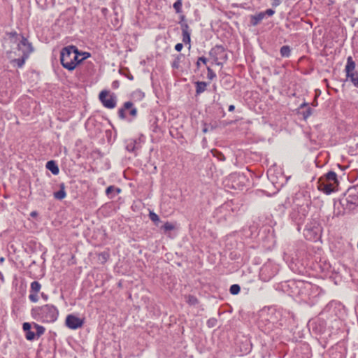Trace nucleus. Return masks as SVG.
Segmentation results:
<instances>
[{
    "label": "nucleus",
    "instance_id": "obj_10",
    "mask_svg": "<svg viewBox=\"0 0 358 358\" xmlns=\"http://www.w3.org/2000/svg\"><path fill=\"white\" fill-rule=\"evenodd\" d=\"M65 324L70 329H78L84 324V320L73 314H70L66 317Z\"/></svg>",
    "mask_w": 358,
    "mask_h": 358
},
{
    "label": "nucleus",
    "instance_id": "obj_36",
    "mask_svg": "<svg viewBox=\"0 0 358 358\" xmlns=\"http://www.w3.org/2000/svg\"><path fill=\"white\" fill-rule=\"evenodd\" d=\"M208 62V59L205 57H199L196 62V66L197 69H199L201 66L200 62H203V64H206Z\"/></svg>",
    "mask_w": 358,
    "mask_h": 358
},
{
    "label": "nucleus",
    "instance_id": "obj_32",
    "mask_svg": "<svg viewBox=\"0 0 358 358\" xmlns=\"http://www.w3.org/2000/svg\"><path fill=\"white\" fill-rule=\"evenodd\" d=\"M6 35L8 36L12 43H16L18 41V34L16 31L7 32Z\"/></svg>",
    "mask_w": 358,
    "mask_h": 358
},
{
    "label": "nucleus",
    "instance_id": "obj_21",
    "mask_svg": "<svg viewBox=\"0 0 358 358\" xmlns=\"http://www.w3.org/2000/svg\"><path fill=\"white\" fill-rule=\"evenodd\" d=\"M60 189L57 192H54L53 196L55 199L57 200H62L66 196V192L65 191V185L64 183H61L59 185Z\"/></svg>",
    "mask_w": 358,
    "mask_h": 358
},
{
    "label": "nucleus",
    "instance_id": "obj_48",
    "mask_svg": "<svg viewBox=\"0 0 358 358\" xmlns=\"http://www.w3.org/2000/svg\"><path fill=\"white\" fill-rule=\"evenodd\" d=\"M101 256H102L103 259H104V261H106L107 257H108V255L106 253H103V254H101Z\"/></svg>",
    "mask_w": 358,
    "mask_h": 358
},
{
    "label": "nucleus",
    "instance_id": "obj_45",
    "mask_svg": "<svg viewBox=\"0 0 358 358\" xmlns=\"http://www.w3.org/2000/svg\"><path fill=\"white\" fill-rule=\"evenodd\" d=\"M217 66H222L223 65V63L224 62L222 61V60H218L217 62H213Z\"/></svg>",
    "mask_w": 358,
    "mask_h": 358
},
{
    "label": "nucleus",
    "instance_id": "obj_2",
    "mask_svg": "<svg viewBox=\"0 0 358 358\" xmlns=\"http://www.w3.org/2000/svg\"><path fill=\"white\" fill-rule=\"evenodd\" d=\"M77 55H80V53L76 46L71 45L64 47L60 53L61 64L69 71L74 70L80 64V61L76 60Z\"/></svg>",
    "mask_w": 358,
    "mask_h": 358
},
{
    "label": "nucleus",
    "instance_id": "obj_15",
    "mask_svg": "<svg viewBox=\"0 0 358 358\" xmlns=\"http://www.w3.org/2000/svg\"><path fill=\"white\" fill-rule=\"evenodd\" d=\"M182 42L185 44H189L190 45L191 42V29H189V27L187 23H182ZM191 45L189 46V48H190Z\"/></svg>",
    "mask_w": 358,
    "mask_h": 358
},
{
    "label": "nucleus",
    "instance_id": "obj_18",
    "mask_svg": "<svg viewBox=\"0 0 358 358\" xmlns=\"http://www.w3.org/2000/svg\"><path fill=\"white\" fill-rule=\"evenodd\" d=\"M120 188L116 187L114 185H110L106 189V194L108 198L113 199L116 196V194L120 193Z\"/></svg>",
    "mask_w": 358,
    "mask_h": 358
},
{
    "label": "nucleus",
    "instance_id": "obj_5",
    "mask_svg": "<svg viewBox=\"0 0 358 358\" xmlns=\"http://www.w3.org/2000/svg\"><path fill=\"white\" fill-rule=\"evenodd\" d=\"M322 227L316 220H311L304 229V237L311 241H317L321 237Z\"/></svg>",
    "mask_w": 358,
    "mask_h": 358
},
{
    "label": "nucleus",
    "instance_id": "obj_41",
    "mask_svg": "<svg viewBox=\"0 0 358 358\" xmlns=\"http://www.w3.org/2000/svg\"><path fill=\"white\" fill-rule=\"evenodd\" d=\"M180 22H179V24H180V27H182V23H187L186 21H185V16L184 15H182L180 16Z\"/></svg>",
    "mask_w": 358,
    "mask_h": 358
},
{
    "label": "nucleus",
    "instance_id": "obj_12",
    "mask_svg": "<svg viewBox=\"0 0 358 358\" xmlns=\"http://www.w3.org/2000/svg\"><path fill=\"white\" fill-rule=\"evenodd\" d=\"M17 50L22 51L23 54L29 55L33 52L34 48L31 43L29 42L27 38L21 36V40L17 44Z\"/></svg>",
    "mask_w": 358,
    "mask_h": 358
},
{
    "label": "nucleus",
    "instance_id": "obj_22",
    "mask_svg": "<svg viewBox=\"0 0 358 358\" xmlns=\"http://www.w3.org/2000/svg\"><path fill=\"white\" fill-rule=\"evenodd\" d=\"M28 57L29 55L22 53V55L20 58L14 59L11 60L10 62L12 64H16L18 68H22L24 66L25 61L28 59Z\"/></svg>",
    "mask_w": 358,
    "mask_h": 358
},
{
    "label": "nucleus",
    "instance_id": "obj_17",
    "mask_svg": "<svg viewBox=\"0 0 358 358\" xmlns=\"http://www.w3.org/2000/svg\"><path fill=\"white\" fill-rule=\"evenodd\" d=\"M264 18L263 12H259L256 15H252L250 17V23L252 26L258 25L262 20Z\"/></svg>",
    "mask_w": 358,
    "mask_h": 358
},
{
    "label": "nucleus",
    "instance_id": "obj_6",
    "mask_svg": "<svg viewBox=\"0 0 358 358\" xmlns=\"http://www.w3.org/2000/svg\"><path fill=\"white\" fill-rule=\"evenodd\" d=\"M345 71L346 73V78L349 79L354 86L358 87V70L356 69V63L351 56L347 58Z\"/></svg>",
    "mask_w": 358,
    "mask_h": 358
},
{
    "label": "nucleus",
    "instance_id": "obj_30",
    "mask_svg": "<svg viewBox=\"0 0 358 358\" xmlns=\"http://www.w3.org/2000/svg\"><path fill=\"white\" fill-rule=\"evenodd\" d=\"M149 217L156 226H158L160 220L159 216L155 213L150 211L149 213Z\"/></svg>",
    "mask_w": 358,
    "mask_h": 358
},
{
    "label": "nucleus",
    "instance_id": "obj_9",
    "mask_svg": "<svg viewBox=\"0 0 358 358\" xmlns=\"http://www.w3.org/2000/svg\"><path fill=\"white\" fill-rule=\"evenodd\" d=\"M209 55L213 59V62H217L222 60L227 62L228 59V55L224 46L221 45H216L215 47L211 48L209 51Z\"/></svg>",
    "mask_w": 358,
    "mask_h": 358
},
{
    "label": "nucleus",
    "instance_id": "obj_27",
    "mask_svg": "<svg viewBox=\"0 0 358 358\" xmlns=\"http://www.w3.org/2000/svg\"><path fill=\"white\" fill-rule=\"evenodd\" d=\"M350 189H348V197L346 198L347 202L352 204H358V196H352V195L350 194Z\"/></svg>",
    "mask_w": 358,
    "mask_h": 358
},
{
    "label": "nucleus",
    "instance_id": "obj_14",
    "mask_svg": "<svg viewBox=\"0 0 358 358\" xmlns=\"http://www.w3.org/2000/svg\"><path fill=\"white\" fill-rule=\"evenodd\" d=\"M313 108L306 102L302 103L297 108V114L301 115L304 120H306L313 114Z\"/></svg>",
    "mask_w": 358,
    "mask_h": 358
},
{
    "label": "nucleus",
    "instance_id": "obj_7",
    "mask_svg": "<svg viewBox=\"0 0 358 358\" xmlns=\"http://www.w3.org/2000/svg\"><path fill=\"white\" fill-rule=\"evenodd\" d=\"M99 99L102 105L108 109L115 108L117 105V96L114 93L109 94L107 90H102L99 95Z\"/></svg>",
    "mask_w": 358,
    "mask_h": 358
},
{
    "label": "nucleus",
    "instance_id": "obj_49",
    "mask_svg": "<svg viewBox=\"0 0 358 358\" xmlns=\"http://www.w3.org/2000/svg\"><path fill=\"white\" fill-rule=\"evenodd\" d=\"M127 78H128L130 80H132L134 79L133 76H132V75H131V74H130L129 76H127Z\"/></svg>",
    "mask_w": 358,
    "mask_h": 358
},
{
    "label": "nucleus",
    "instance_id": "obj_20",
    "mask_svg": "<svg viewBox=\"0 0 358 358\" xmlns=\"http://www.w3.org/2000/svg\"><path fill=\"white\" fill-rule=\"evenodd\" d=\"M45 166L53 175H57L59 172L57 164L53 160L48 161Z\"/></svg>",
    "mask_w": 358,
    "mask_h": 358
},
{
    "label": "nucleus",
    "instance_id": "obj_13",
    "mask_svg": "<svg viewBox=\"0 0 358 358\" xmlns=\"http://www.w3.org/2000/svg\"><path fill=\"white\" fill-rule=\"evenodd\" d=\"M41 289V285L38 281H33L30 285V294L29 295V299L33 302L36 303L39 298L38 294Z\"/></svg>",
    "mask_w": 358,
    "mask_h": 358
},
{
    "label": "nucleus",
    "instance_id": "obj_26",
    "mask_svg": "<svg viewBox=\"0 0 358 358\" xmlns=\"http://www.w3.org/2000/svg\"><path fill=\"white\" fill-rule=\"evenodd\" d=\"M185 298L186 302L190 306H195L199 303L197 298L194 295L189 294Z\"/></svg>",
    "mask_w": 358,
    "mask_h": 358
},
{
    "label": "nucleus",
    "instance_id": "obj_46",
    "mask_svg": "<svg viewBox=\"0 0 358 358\" xmlns=\"http://www.w3.org/2000/svg\"><path fill=\"white\" fill-rule=\"evenodd\" d=\"M30 216L32 217H36L38 216V213L37 211H32L30 213Z\"/></svg>",
    "mask_w": 358,
    "mask_h": 358
},
{
    "label": "nucleus",
    "instance_id": "obj_3",
    "mask_svg": "<svg viewBox=\"0 0 358 358\" xmlns=\"http://www.w3.org/2000/svg\"><path fill=\"white\" fill-rule=\"evenodd\" d=\"M318 183L319 189L327 195L337 191L339 185L337 174L333 171H329L320 177Z\"/></svg>",
    "mask_w": 358,
    "mask_h": 358
},
{
    "label": "nucleus",
    "instance_id": "obj_35",
    "mask_svg": "<svg viewBox=\"0 0 358 358\" xmlns=\"http://www.w3.org/2000/svg\"><path fill=\"white\" fill-rule=\"evenodd\" d=\"M207 71H208V73H207L208 79L212 80L216 77L215 73L213 71V70L210 67L207 66Z\"/></svg>",
    "mask_w": 358,
    "mask_h": 358
},
{
    "label": "nucleus",
    "instance_id": "obj_34",
    "mask_svg": "<svg viewBox=\"0 0 358 358\" xmlns=\"http://www.w3.org/2000/svg\"><path fill=\"white\" fill-rule=\"evenodd\" d=\"M136 141H131L129 143H128L126 146L127 150L130 152H134L135 150L136 149Z\"/></svg>",
    "mask_w": 358,
    "mask_h": 358
},
{
    "label": "nucleus",
    "instance_id": "obj_16",
    "mask_svg": "<svg viewBox=\"0 0 358 358\" xmlns=\"http://www.w3.org/2000/svg\"><path fill=\"white\" fill-rule=\"evenodd\" d=\"M22 329L25 333V338L28 341H34L36 338V335L31 331V324L29 322H24L22 324Z\"/></svg>",
    "mask_w": 358,
    "mask_h": 358
},
{
    "label": "nucleus",
    "instance_id": "obj_1",
    "mask_svg": "<svg viewBox=\"0 0 358 358\" xmlns=\"http://www.w3.org/2000/svg\"><path fill=\"white\" fill-rule=\"evenodd\" d=\"M31 317L42 323H53L59 317L58 308L52 304L35 306L31 310Z\"/></svg>",
    "mask_w": 358,
    "mask_h": 358
},
{
    "label": "nucleus",
    "instance_id": "obj_52",
    "mask_svg": "<svg viewBox=\"0 0 358 358\" xmlns=\"http://www.w3.org/2000/svg\"><path fill=\"white\" fill-rule=\"evenodd\" d=\"M79 56L80 55H77V59L76 60H80V59H79Z\"/></svg>",
    "mask_w": 358,
    "mask_h": 358
},
{
    "label": "nucleus",
    "instance_id": "obj_19",
    "mask_svg": "<svg viewBox=\"0 0 358 358\" xmlns=\"http://www.w3.org/2000/svg\"><path fill=\"white\" fill-rule=\"evenodd\" d=\"M207 85L208 83L204 81L195 82L196 96L200 95L201 93L204 92L206 90Z\"/></svg>",
    "mask_w": 358,
    "mask_h": 358
},
{
    "label": "nucleus",
    "instance_id": "obj_37",
    "mask_svg": "<svg viewBox=\"0 0 358 358\" xmlns=\"http://www.w3.org/2000/svg\"><path fill=\"white\" fill-rule=\"evenodd\" d=\"M217 320L215 318H210L207 321V326L210 328L214 327L216 325Z\"/></svg>",
    "mask_w": 358,
    "mask_h": 358
},
{
    "label": "nucleus",
    "instance_id": "obj_38",
    "mask_svg": "<svg viewBox=\"0 0 358 358\" xmlns=\"http://www.w3.org/2000/svg\"><path fill=\"white\" fill-rule=\"evenodd\" d=\"M80 55H83V57L79 60L80 64L81 62H83L85 59H87L88 57H90L91 56V54L87 52H80Z\"/></svg>",
    "mask_w": 358,
    "mask_h": 358
},
{
    "label": "nucleus",
    "instance_id": "obj_24",
    "mask_svg": "<svg viewBox=\"0 0 358 358\" xmlns=\"http://www.w3.org/2000/svg\"><path fill=\"white\" fill-rule=\"evenodd\" d=\"M280 55L282 57H289L291 55V48L289 45H283L280 49Z\"/></svg>",
    "mask_w": 358,
    "mask_h": 358
},
{
    "label": "nucleus",
    "instance_id": "obj_29",
    "mask_svg": "<svg viewBox=\"0 0 358 358\" xmlns=\"http://www.w3.org/2000/svg\"><path fill=\"white\" fill-rule=\"evenodd\" d=\"M212 153H213V155L215 157L217 158L218 160H220L221 162L225 161V159H226L225 156L221 152H220L217 150H213Z\"/></svg>",
    "mask_w": 358,
    "mask_h": 358
},
{
    "label": "nucleus",
    "instance_id": "obj_43",
    "mask_svg": "<svg viewBox=\"0 0 358 358\" xmlns=\"http://www.w3.org/2000/svg\"><path fill=\"white\" fill-rule=\"evenodd\" d=\"M203 125H204V127H203V128L202 129V131L203 133H207L208 131V130H209V128H208V127L206 123H204Z\"/></svg>",
    "mask_w": 358,
    "mask_h": 358
},
{
    "label": "nucleus",
    "instance_id": "obj_25",
    "mask_svg": "<svg viewBox=\"0 0 358 358\" xmlns=\"http://www.w3.org/2000/svg\"><path fill=\"white\" fill-rule=\"evenodd\" d=\"M33 324H34V327L36 329V332L35 334L36 337L39 338L41 336H42L44 334L45 329L44 327L39 325L36 323L34 322Z\"/></svg>",
    "mask_w": 358,
    "mask_h": 358
},
{
    "label": "nucleus",
    "instance_id": "obj_50",
    "mask_svg": "<svg viewBox=\"0 0 358 358\" xmlns=\"http://www.w3.org/2000/svg\"><path fill=\"white\" fill-rule=\"evenodd\" d=\"M5 261V258L1 257H0V263H3Z\"/></svg>",
    "mask_w": 358,
    "mask_h": 358
},
{
    "label": "nucleus",
    "instance_id": "obj_39",
    "mask_svg": "<svg viewBox=\"0 0 358 358\" xmlns=\"http://www.w3.org/2000/svg\"><path fill=\"white\" fill-rule=\"evenodd\" d=\"M263 13L264 15V17L266 15L267 16H272L275 13V10L271 9V8H269V9H267L266 10L264 11Z\"/></svg>",
    "mask_w": 358,
    "mask_h": 358
},
{
    "label": "nucleus",
    "instance_id": "obj_51",
    "mask_svg": "<svg viewBox=\"0 0 358 358\" xmlns=\"http://www.w3.org/2000/svg\"><path fill=\"white\" fill-rule=\"evenodd\" d=\"M215 126L210 124V130H213L214 129H215Z\"/></svg>",
    "mask_w": 358,
    "mask_h": 358
},
{
    "label": "nucleus",
    "instance_id": "obj_11",
    "mask_svg": "<svg viewBox=\"0 0 358 358\" xmlns=\"http://www.w3.org/2000/svg\"><path fill=\"white\" fill-rule=\"evenodd\" d=\"M276 274L275 271L271 265H264L260 270L259 278L264 282H268Z\"/></svg>",
    "mask_w": 358,
    "mask_h": 358
},
{
    "label": "nucleus",
    "instance_id": "obj_44",
    "mask_svg": "<svg viewBox=\"0 0 358 358\" xmlns=\"http://www.w3.org/2000/svg\"><path fill=\"white\" fill-rule=\"evenodd\" d=\"M41 296L42 299H43L44 301H48V294H45V293H43V292H42V293L41 294Z\"/></svg>",
    "mask_w": 358,
    "mask_h": 358
},
{
    "label": "nucleus",
    "instance_id": "obj_8",
    "mask_svg": "<svg viewBox=\"0 0 358 358\" xmlns=\"http://www.w3.org/2000/svg\"><path fill=\"white\" fill-rule=\"evenodd\" d=\"M127 110L132 119H134L137 117V108L134 106L133 102L129 101L124 102L122 106L118 109L117 114L120 119L125 120L127 118Z\"/></svg>",
    "mask_w": 358,
    "mask_h": 358
},
{
    "label": "nucleus",
    "instance_id": "obj_31",
    "mask_svg": "<svg viewBox=\"0 0 358 358\" xmlns=\"http://www.w3.org/2000/svg\"><path fill=\"white\" fill-rule=\"evenodd\" d=\"M161 229L166 232L173 230L175 229V225L169 222H166L161 227Z\"/></svg>",
    "mask_w": 358,
    "mask_h": 358
},
{
    "label": "nucleus",
    "instance_id": "obj_28",
    "mask_svg": "<svg viewBox=\"0 0 358 358\" xmlns=\"http://www.w3.org/2000/svg\"><path fill=\"white\" fill-rule=\"evenodd\" d=\"M182 0H176V1L173 3V7L176 13H182Z\"/></svg>",
    "mask_w": 358,
    "mask_h": 358
},
{
    "label": "nucleus",
    "instance_id": "obj_40",
    "mask_svg": "<svg viewBox=\"0 0 358 358\" xmlns=\"http://www.w3.org/2000/svg\"><path fill=\"white\" fill-rule=\"evenodd\" d=\"M183 48V45L182 43H177L176 45H175V50L177 51V52H180L182 50Z\"/></svg>",
    "mask_w": 358,
    "mask_h": 358
},
{
    "label": "nucleus",
    "instance_id": "obj_47",
    "mask_svg": "<svg viewBox=\"0 0 358 358\" xmlns=\"http://www.w3.org/2000/svg\"><path fill=\"white\" fill-rule=\"evenodd\" d=\"M234 109H235V106L234 105H230L229 106V109L228 110L230 112H233L234 110Z\"/></svg>",
    "mask_w": 358,
    "mask_h": 358
},
{
    "label": "nucleus",
    "instance_id": "obj_4",
    "mask_svg": "<svg viewBox=\"0 0 358 358\" xmlns=\"http://www.w3.org/2000/svg\"><path fill=\"white\" fill-rule=\"evenodd\" d=\"M309 212L308 204H294L290 212L289 217L292 222L297 225V230L300 231L301 226L304 223Z\"/></svg>",
    "mask_w": 358,
    "mask_h": 358
},
{
    "label": "nucleus",
    "instance_id": "obj_23",
    "mask_svg": "<svg viewBox=\"0 0 358 358\" xmlns=\"http://www.w3.org/2000/svg\"><path fill=\"white\" fill-rule=\"evenodd\" d=\"M182 59H185V55L182 53L178 54L171 64L172 68L178 69L180 68V63Z\"/></svg>",
    "mask_w": 358,
    "mask_h": 358
},
{
    "label": "nucleus",
    "instance_id": "obj_42",
    "mask_svg": "<svg viewBox=\"0 0 358 358\" xmlns=\"http://www.w3.org/2000/svg\"><path fill=\"white\" fill-rule=\"evenodd\" d=\"M119 85H120V83H119V81L117 80H115L112 83V87L113 89H117L119 87Z\"/></svg>",
    "mask_w": 358,
    "mask_h": 358
},
{
    "label": "nucleus",
    "instance_id": "obj_53",
    "mask_svg": "<svg viewBox=\"0 0 358 358\" xmlns=\"http://www.w3.org/2000/svg\"><path fill=\"white\" fill-rule=\"evenodd\" d=\"M319 332H322V327H320Z\"/></svg>",
    "mask_w": 358,
    "mask_h": 358
},
{
    "label": "nucleus",
    "instance_id": "obj_33",
    "mask_svg": "<svg viewBox=\"0 0 358 358\" xmlns=\"http://www.w3.org/2000/svg\"><path fill=\"white\" fill-rule=\"evenodd\" d=\"M241 291V287L238 284H234L230 287L229 292L231 294H238Z\"/></svg>",
    "mask_w": 358,
    "mask_h": 358
}]
</instances>
